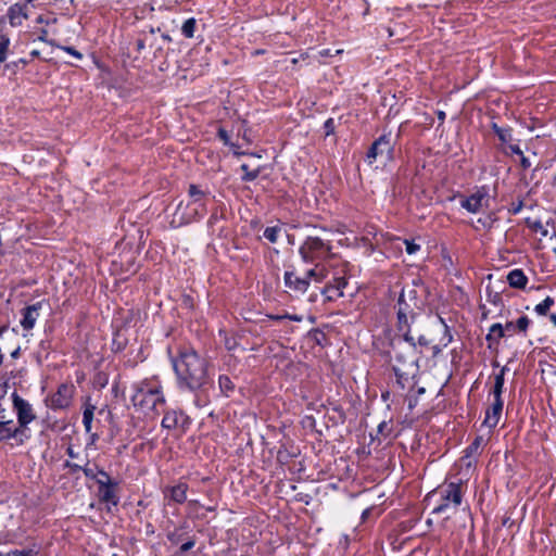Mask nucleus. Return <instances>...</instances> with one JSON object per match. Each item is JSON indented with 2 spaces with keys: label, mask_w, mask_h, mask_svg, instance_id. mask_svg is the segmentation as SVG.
I'll return each instance as SVG.
<instances>
[{
  "label": "nucleus",
  "mask_w": 556,
  "mask_h": 556,
  "mask_svg": "<svg viewBox=\"0 0 556 556\" xmlns=\"http://www.w3.org/2000/svg\"><path fill=\"white\" fill-rule=\"evenodd\" d=\"M169 361L176 377V387L180 392L194 395V405L199 408L207 404V393L213 387L211 363L189 345H178L176 352L167 349Z\"/></svg>",
  "instance_id": "1"
},
{
  "label": "nucleus",
  "mask_w": 556,
  "mask_h": 556,
  "mask_svg": "<svg viewBox=\"0 0 556 556\" xmlns=\"http://www.w3.org/2000/svg\"><path fill=\"white\" fill-rule=\"evenodd\" d=\"M390 358L392 370L396 378V384L405 390L412 386L418 370V358L421 350H417L415 336L412 333V340L405 338V332H397L391 340Z\"/></svg>",
  "instance_id": "2"
},
{
  "label": "nucleus",
  "mask_w": 556,
  "mask_h": 556,
  "mask_svg": "<svg viewBox=\"0 0 556 556\" xmlns=\"http://www.w3.org/2000/svg\"><path fill=\"white\" fill-rule=\"evenodd\" d=\"M334 232L325 227L312 226V233L307 235L299 247V255L303 263H325L333 255Z\"/></svg>",
  "instance_id": "3"
},
{
  "label": "nucleus",
  "mask_w": 556,
  "mask_h": 556,
  "mask_svg": "<svg viewBox=\"0 0 556 556\" xmlns=\"http://www.w3.org/2000/svg\"><path fill=\"white\" fill-rule=\"evenodd\" d=\"M131 388L134 390L131 403L143 414L154 417L164 410L165 396L159 381L144 379L134 383Z\"/></svg>",
  "instance_id": "4"
},
{
  "label": "nucleus",
  "mask_w": 556,
  "mask_h": 556,
  "mask_svg": "<svg viewBox=\"0 0 556 556\" xmlns=\"http://www.w3.org/2000/svg\"><path fill=\"white\" fill-rule=\"evenodd\" d=\"M189 201L180 202L174 213L179 225H187L202 218L207 213V203L214 199L208 188L190 184L188 187Z\"/></svg>",
  "instance_id": "5"
},
{
  "label": "nucleus",
  "mask_w": 556,
  "mask_h": 556,
  "mask_svg": "<svg viewBox=\"0 0 556 556\" xmlns=\"http://www.w3.org/2000/svg\"><path fill=\"white\" fill-rule=\"evenodd\" d=\"M396 331L405 332V338L412 340V326L418 317L420 301L415 288H403L396 301Z\"/></svg>",
  "instance_id": "6"
},
{
  "label": "nucleus",
  "mask_w": 556,
  "mask_h": 556,
  "mask_svg": "<svg viewBox=\"0 0 556 556\" xmlns=\"http://www.w3.org/2000/svg\"><path fill=\"white\" fill-rule=\"evenodd\" d=\"M396 139L392 138V134H383L377 138L370 146L366 154V161L372 164L379 156L387 161L394 159V147Z\"/></svg>",
  "instance_id": "7"
},
{
  "label": "nucleus",
  "mask_w": 556,
  "mask_h": 556,
  "mask_svg": "<svg viewBox=\"0 0 556 556\" xmlns=\"http://www.w3.org/2000/svg\"><path fill=\"white\" fill-rule=\"evenodd\" d=\"M463 482H450L441 491V503L432 509V514L439 515L446 511L451 506L458 507L463 501Z\"/></svg>",
  "instance_id": "8"
},
{
  "label": "nucleus",
  "mask_w": 556,
  "mask_h": 556,
  "mask_svg": "<svg viewBox=\"0 0 556 556\" xmlns=\"http://www.w3.org/2000/svg\"><path fill=\"white\" fill-rule=\"evenodd\" d=\"M11 400L13 409L16 413L17 426L23 429L25 433H27L29 431L28 425L37 418L34 408L31 404L20 396L16 391L11 394Z\"/></svg>",
  "instance_id": "9"
},
{
  "label": "nucleus",
  "mask_w": 556,
  "mask_h": 556,
  "mask_svg": "<svg viewBox=\"0 0 556 556\" xmlns=\"http://www.w3.org/2000/svg\"><path fill=\"white\" fill-rule=\"evenodd\" d=\"M489 205V192L485 187H481L475 193L464 198L460 206L469 213L477 214Z\"/></svg>",
  "instance_id": "10"
},
{
  "label": "nucleus",
  "mask_w": 556,
  "mask_h": 556,
  "mask_svg": "<svg viewBox=\"0 0 556 556\" xmlns=\"http://www.w3.org/2000/svg\"><path fill=\"white\" fill-rule=\"evenodd\" d=\"M29 437L14 421H0V443L15 440L17 445H23Z\"/></svg>",
  "instance_id": "11"
},
{
  "label": "nucleus",
  "mask_w": 556,
  "mask_h": 556,
  "mask_svg": "<svg viewBox=\"0 0 556 556\" xmlns=\"http://www.w3.org/2000/svg\"><path fill=\"white\" fill-rule=\"evenodd\" d=\"M73 397V387L62 383L55 393L50 396L49 406L51 409H64L71 405Z\"/></svg>",
  "instance_id": "12"
},
{
  "label": "nucleus",
  "mask_w": 556,
  "mask_h": 556,
  "mask_svg": "<svg viewBox=\"0 0 556 556\" xmlns=\"http://www.w3.org/2000/svg\"><path fill=\"white\" fill-rule=\"evenodd\" d=\"M43 301L36 302L27 305L21 311L22 318L20 320L21 327L24 331L28 332L34 329L42 308Z\"/></svg>",
  "instance_id": "13"
},
{
  "label": "nucleus",
  "mask_w": 556,
  "mask_h": 556,
  "mask_svg": "<svg viewBox=\"0 0 556 556\" xmlns=\"http://www.w3.org/2000/svg\"><path fill=\"white\" fill-rule=\"evenodd\" d=\"M190 424L189 417L181 410H167L164 414L161 426L164 429L186 428Z\"/></svg>",
  "instance_id": "14"
},
{
  "label": "nucleus",
  "mask_w": 556,
  "mask_h": 556,
  "mask_svg": "<svg viewBox=\"0 0 556 556\" xmlns=\"http://www.w3.org/2000/svg\"><path fill=\"white\" fill-rule=\"evenodd\" d=\"M285 287L291 292L303 294L307 291L309 282L304 277L298 276L293 270H287L283 274Z\"/></svg>",
  "instance_id": "15"
},
{
  "label": "nucleus",
  "mask_w": 556,
  "mask_h": 556,
  "mask_svg": "<svg viewBox=\"0 0 556 556\" xmlns=\"http://www.w3.org/2000/svg\"><path fill=\"white\" fill-rule=\"evenodd\" d=\"M117 482H105L98 481L99 485V498L101 502L117 506L119 503V497L116 492Z\"/></svg>",
  "instance_id": "16"
},
{
  "label": "nucleus",
  "mask_w": 556,
  "mask_h": 556,
  "mask_svg": "<svg viewBox=\"0 0 556 556\" xmlns=\"http://www.w3.org/2000/svg\"><path fill=\"white\" fill-rule=\"evenodd\" d=\"M7 16L12 27H18L28 18V7L24 3H14L8 9Z\"/></svg>",
  "instance_id": "17"
},
{
  "label": "nucleus",
  "mask_w": 556,
  "mask_h": 556,
  "mask_svg": "<svg viewBox=\"0 0 556 556\" xmlns=\"http://www.w3.org/2000/svg\"><path fill=\"white\" fill-rule=\"evenodd\" d=\"M94 410L96 406L91 404L89 401H87L84 405L83 425L85 427L86 433L90 434L91 443H94L96 441L99 440V434L91 432Z\"/></svg>",
  "instance_id": "18"
},
{
  "label": "nucleus",
  "mask_w": 556,
  "mask_h": 556,
  "mask_svg": "<svg viewBox=\"0 0 556 556\" xmlns=\"http://www.w3.org/2000/svg\"><path fill=\"white\" fill-rule=\"evenodd\" d=\"M348 274L349 264L342 263L334 269L332 278L331 280L328 281V283H330L333 287H338L343 292V290L346 288L349 283Z\"/></svg>",
  "instance_id": "19"
},
{
  "label": "nucleus",
  "mask_w": 556,
  "mask_h": 556,
  "mask_svg": "<svg viewBox=\"0 0 556 556\" xmlns=\"http://www.w3.org/2000/svg\"><path fill=\"white\" fill-rule=\"evenodd\" d=\"M188 484L186 482H179L176 485L167 486L164 494L169 497L170 501L182 504L187 500Z\"/></svg>",
  "instance_id": "20"
},
{
  "label": "nucleus",
  "mask_w": 556,
  "mask_h": 556,
  "mask_svg": "<svg viewBox=\"0 0 556 556\" xmlns=\"http://www.w3.org/2000/svg\"><path fill=\"white\" fill-rule=\"evenodd\" d=\"M503 406V400H494L491 407L486 410L483 424L490 428L496 427L502 415Z\"/></svg>",
  "instance_id": "21"
},
{
  "label": "nucleus",
  "mask_w": 556,
  "mask_h": 556,
  "mask_svg": "<svg viewBox=\"0 0 556 556\" xmlns=\"http://www.w3.org/2000/svg\"><path fill=\"white\" fill-rule=\"evenodd\" d=\"M484 444V439L482 435H477L475 440L465 448L464 451V459H468L467 466H471L473 462L476 463V457L481 453V447Z\"/></svg>",
  "instance_id": "22"
},
{
  "label": "nucleus",
  "mask_w": 556,
  "mask_h": 556,
  "mask_svg": "<svg viewBox=\"0 0 556 556\" xmlns=\"http://www.w3.org/2000/svg\"><path fill=\"white\" fill-rule=\"evenodd\" d=\"M505 337V329L502 324H493L485 337L489 349H493L500 344L502 338Z\"/></svg>",
  "instance_id": "23"
},
{
  "label": "nucleus",
  "mask_w": 556,
  "mask_h": 556,
  "mask_svg": "<svg viewBox=\"0 0 556 556\" xmlns=\"http://www.w3.org/2000/svg\"><path fill=\"white\" fill-rule=\"evenodd\" d=\"M314 265L305 274V279L311 283V280L315 282H323L328 277V270L324 263H311Z\"/></svg>",
  "instance_id": "24"
},
{
  "label": "nucleus",
  "mask_w": 556,
  "mask_h": 556,
  "mask_svg": "<svg viewBox=\"0 0 556 556\" xmlns=\"http://www.w3.org/2000/svg\"><path fill=\"white\" fill-rule=\"evenodd\" d=\"M508 285L515 289H525L528 283V277L522 269L515 268L507 275Z\"/></svg>",
  "instance_id": "25"
},
{
  "label": "nucleus",
  "mask_w": 556,
  "mask_h": 556,
  "mask_svg": "<svg viewBox=\"0 0 556 556\" xmlns=\"http://www.w3.org/2000/svg\"><path fill=\"white\" fill-rule=\"evenodd\" d=\"M491 128L503 144H508L514 141L513 129L510 127H501L496 123H492Z\"/></svg>",
  "instance_id": "26"
},
{
  "label": "nucleus",
  "mask_w": 556,
  "mask_h": 556,
  "mask_svg": "<svg viewBox=\"0 0 556 556\" xmlns=\"http://www.w3.org/2000/svg\"><path fill=\"white\" fill-rule=\"evenodd\" d=\"M321 294L325 296L326 301L332 302L342 298L344 292H342L338 287H333L330 283H326V286L321 289Z\"/></svg>",
  "instance_id": "27"
},
{
  "label": "nucleus",
  "mask_w": 556,
  "mask_h": 556,
  "mask_svg": "<svg viewBox=\"0 0 556 556\" xmlns=\"http://www.w3.org/2000/svg\"><path fill=\"white\" fill-rule=\"evenodd\" d=\"M197 28V20L190 17L186 20L181 26V34L185 38H193Z\"/></svg>",
  "instance_id": "28"
},
{
  "label": "nucleus",
  "mask_w": 556,
  "mask_h": 556,
  "mask_svg": "<svg viewBox=\"0 0 556 556\" xmlns=\"http://www.w3.org/2000/svg\"><path fill=\"white\" fill-rule=\"evenodd\" d=\"M554 303L553 298L546 296L542 302L535 305L534 312L540 316H545Z\"/></svg>",
  "instance_id": "29"
},
{
  "label": "nucleus",
  "mask_w": 556,
  "mask_h": 556,
  "mask_svg": "<svg viewBox=\"0 0 556 556\" xmlns=\"http://www.w3.org/2000/svg\"><path fill=\"white\" fill-rule=\"evenodd\" d=\"M266 317L270 320H274V321H281V320H285V319H289V320H292V321H296V323H300L303 320V316L301 315H296V314H289V313H286V314H267Z\"/></svg>",
  "instance_id": "30"
},
{
  "label": "nucleus",
  "mask_w": 556,
  "mask_h": 556,
  "mask_svg": "<svg viewBox=\"0 0 556 556\" xmlns=\"http://www.w3.org/2000/svg\"><path fill=\"white\" fill-rule=\"evenodd\" d=\"M281 232L280 226H270L266 227L263 237L268 240L270 243H276L278 241L279 235Z\"/></svg>",
  "instance_id": "31"
},
{
  "label": "nucleus",
  "mask_w": 556,
  "mask_h": 556,
  "mask_svg": "<svg viewBox=\"0 0 556 556\" xmlns=\"http://www.w3.org/2000/svg\"><path fill=\"white\" fill-rule=\"evenodd\" d=\"M218 384H219L220 391L225 395H229V393L232 392L233 389H235V384L232 383L231 379L228 376H226V375H220L219 376Z\"/></svg>",
  "instance_id": "32"
},
{
  "label": "nucleus",
  "mask_w": 556,
  "mask_h": 556,
  "mask_svg": "<svg viewBox=\"0 0 556 556\" xmlns=\"http://www.w3.org/2000/svg\"><path fill=\"white\" fill-rule=\"evenodd\" d=\"M9 47L10 38L0 31V63L5 62Z\"/></svg>",
  "instance_id": "33"
},
{
  "label": "nucleus",
  "mask_w": 556,
  "mask_h": 556,
  "mask_svg": "<svg viewBox=\"0 0 556 556\" xmlns=\"http://www.w3.org/2000/svg\"><path fill=\"white\" fill-rule=\"evenodd\" d=\"M240 168L244 173L241 177V180L247 182L256 179L261 173L260 168L250 170L249 165L247 164H242Z\"/></svg>",
  "instance_id": "34"
},
{
  "label": "nucleus",
  "mask_w": 556,
  "mask_h": 556,
  "mask_svg": "<svg viewBox=\"0 0 556 556\" xmlns=\"http://www.w3.org/2000/svg\"><path fill=\"white\" fill-rule=\"evenodd\" d=\"M217 137L224 142V144H226L232 149L238 148L237 144H235L233 142L230 141V136L225 128H223V127L218 128Z\"/></svg>",
  "instance_id": "35"
},
{
  "label": "nucleus",
  "mask_w": 556,
  "mask_h": 556,
  "mask_svg": "<svg viewBox=\"0 0 556 556\" xmlns=\"http://www.w3.org/2000/svg\"><path fill=\"white\" fill-rule=\"evenodd\" d=\"M531 320L528 318V316H521L516 321L517 331L521 333H526Z\"/></svg>",
  "instance_id": "36"
},
{
  "label": "nucleus",
  "mask_w": 556,
  "mask_h": 556,
  "mask_svg": "<svg viewBox=\"0 0 556 556\" xmlns=\"http://www.w3.org/2000/svg\"><path fill=\"white\" fill-rule=\"evenodd\" d=\"M405 251L407 254L413 255L420 250V245L417 244L414 240L405 239Z\"/></svg>",
  "instance_id": "37"
},
{
  "label": "nucleus",
  "mask_w": 556,
  "mask_h": 556,
  "mask_svg": "<svg viewBox=\"0 0 556 556\" xmlns=\"http://www.w3.org/2000/svg\"><path fill=\"white\" fill-rule=\"evenodd\" d=\"M507 147L503 149V152L508 155V154H516V155H519V156H522V150L520 149V147L518 144H514L513 142L506 144Z\"/></svg>",
  "instance_id": "38"
},
{
  "label": "nucleus",
  "mask_w": 556,
  "mask_h": 556,
  "mask_svg": "<svg viewBox=\"0 0 556 556\" xmlns=\"http://www.w3.org/2000/svg\"><path fill=\"white\" fill-rule=\"evenodd\" d=\"M97 469H99V467H98V466L90 467V466L86 465V466H83L81 471L84 472V475H85L87 478L92 479V480H96V479H97V477H98Z\"/></svg>",
  "instance_id": "39"
},
{
  "label": "nucleus",
  "mask_w": 556,
  "mask_h": 556,
  "mask_svg": "<svg viewBox=\"0 0 556 556\" xmlns=\"http://www.w3.org/2000/svg\"><path fill=\"white\" fill-rule=\"evenodd\" d=\"M324 129H325V136H330V135L334 134L336 123L332 117H329L328 119L325 121Z\"/></svg>",
  "instance_id": "40"
},
{
  "label": "nucleus",
  "mask_w": 556,
  "mask_h": 556,
  "mask_svg": "<svg viewBox=\"0 0 556 556\" xmlns=\"http://www.w3.org/2000/svg\"><path fill=\"white\" fill-rule=\"evenodd\" d=\"M181 538L182 533L178 529L167 533V540L172 544H178L181 541Z\"/></svg>",
  "instance_id": "41"
},
{
  "label": "nucleus",
  "mask_w": 556,
  "mask_h": 556,
  "mask_svg": "<svg viewBox=\"0 0 556 556\" xmlns=\"http://www.w3.org/2000/svg\"><path fill=\"white\" fill-rule=\"evenodd\" d=\"M522 207H523L522 200L514 201V202H511V204L508 208V212L513 215H517L521 212Z\"/></svg>",
  "instance_id": "42"
},
{
  "label": "nucleus",
  "mask_w": 556,
  "mask_h": 556,
  "mask_svg": "<svg viewBox=\"0 0 556 556\" xmlns=\"http://www.w3.org/2000/svg\"><path fill=\"white\" fill-rule=\"evenodd\" d=\"M59 48L78 60L83 59V54L79 51H77L74 47L59 46Z\"/></svg>",
  "instance_id": "43"
},
{
  "label": "nucleus",
  "mask_w": 556,
  "mask_h": 556,
  "mask_svg": "<svg viewBox=\"0 0 556 556\" xmlns=\"http://www.w3.org/2000/svg\"><path fill=\"white\" fill-rule=\"evenodd\" d=\"M415 342L417 344V350H419V348H427L431 343V341L428 340L424 334H418L417 337L415 336Z\"/></svg>",
  "instance_id": "44"
},
{
  "label": "nucleus",
  "mask_w": 556,
  "mask_h": 556,
  "mask_svg": "<svg viewBox=\"0 0 556 556\" xmlns=\"http://www.w3.org/2000/svg\"><path fill=\"white\" fill-rule=\"evenodd\" d=\"M97 472H98V477L96 479L97 482L98 481H102L103 483L114 482L105 470L99 468V469H97Z\"/></svg>",
  "instance_id": "45"
},
{
  "label": "nucleus",
  "mask_w": 556,
  "mask_h": 556,
  "mask_svg": "<svg viewBox=\"0 0 556 556\" xmlns=\"http://www.w3.org/2000/svg\"><path fill=\"white\" fill-rule=\"evenodd\" d=\"M503 327L505 329V334L507 333L508 336H513L514 333L518 332L516 323L514 321H507Z\"/></svg>",
  "instance_id": "46"
},
{
  "label": "nucleus",
  "mask_w": 556,
  "mask_h": 556,
  "mask_svg": "<svg viewBox=\"0 0 556 556\" xmlns=\"http://www.w3.org/2000/svg\"><path fill=\"white\" fill-rule=\"evenodd\" d=\"M195 545V541L193 539L188 540L187 542L182 543L179 547V552L181 554L190 551Z\"/></svg>",
  "instance_id": "47"
},
{
  "label": "nucleus",
  "mask_w": 556,
  "mask_h": 556,
  "mask_svg": "<svg viewBox=\"0 0 556 556\" xmlns=\"http://www.w3.org/2000/svg\"><path fill=\"white\" fill-rule=\"evenodd\" d=\"M505 371H506V367H503L500 370V372L495 375L494 384L504 386V382H505V379H504Z\"/></svg>",
  "instance_id": "48"
},
{
  "label": "nucleus",
  "mask_w": 556,
  "mask_h": 556,
  "mask_svg": "<svg viewBox=\"0 0 556 556\" xmlns=\"http://www.w3.org/2000/svg\"><path fill=\"white\" fill-rule=\"evenodd\" d=\"M38 40L53 46V41L48 39V30L46 28L40 29Z\"/></svg>",
  "instance_id": "49"
},
{
  "label": "nucleus",
  "mask_w": 556,
  "mask_h": 556,
  "mask_svg": "<svg viewBox=\"0 0 556 556\" xmlns=\"http://www.w3.org/2000/svg\"><path fill=\"white\" fill-rule=\"evenodd\" d=\"M64 467L68 468L72 473H75V472H77V471L83 469V466H80L78 464H75V463H72L70 460H66L64 463Z\"/></svg>",
  "instance_id": "50"
},
{
  "label": "nucleus",
  "mask_w": 556,
  "mask_h": 556,
  "mask_svg": "<svg viewBox=\"0 0 556 556\" xmlns=\"http://www.w3.org/2000/svg\"><path fill=\"white\" fill-rule=\"evenodd\" d=\"M503 389H504V386L494 384L493 391H492L494 400H502Z\"/></svg>",
  "instance_id": "51"
},
{
  "label": "nucleus",
  "mask_w": 556,
  "mask_h": 556,
  "mask_svg": "<svg viewBox=\"0 0 556 556\" xmlns=\"http://www.w3.org/2000/svg\"><path fill=\"white\" fill-rule=\"evenodd\" d=\"M56 18L53 17V18H46L43 15H38L37 18H36V23L37 24H46V25H49V24H54L56 23Z\"/></svg>",
  "instance_id": "52"
},
{
  "label": "nucleus",
  "mask_w": 556,
  "mask_h": 556,
  "mask_svg": "<svg viewBox=\"0 0 556 556\" xmlns=\"http://www.w3.org/2000/svg\"><path fill=\"white\" fill-rule=\"evenodd\" d=\"M38 555H39L38 548L22 549V554H21V556H38Z\"/></svg>",
  "instance_id": "53"
},
{
  "label": "nucleus",
  "mask_w": 556,
  "mask_h": 556,
  "mask_svg": "<svg viewBox=\"0 0 556 556\" xmlns=\"http://www.w3.org/2000/svg\"><path fill=\"white\" fill-rule=\"evenodd\" d=\"M388 429V422L387 421H381L379 425H378V428H377V432L379 434H383L384 437L388 435V433H386V430Z\"/></svg>",
  "instance_id": "54"
},
{
  "label": "nucleus",
  "mask_w": 556,
  "mask_h": 556,
  "mask_svg": "<svg viewBox=\"0 0 556 556\" xmlns=\"http://www.w3.org/2000/svg\"><path fill=\"white\" fill-rule=\"evenodd\" d=\"M520 166L523 169H528L531 166V162L523 154H522V156H520Z\"/></svg>",
  "instance_id": "55"
},
{
  "label": "nucleus",
  "mask_w": 556,
  "mask_h": 556,
  "mask_svg": "<svg viewBox=\"0 0 556 556\" xmlns=\"http://www.w3.org/2000/svg\"><path fill=\"white\" fill-rule=\"evenodd\" d=\"M0 421H13V419L7 418V409L0 403Z\"/></svg>",
  "instance_id": "56"
},
{
  "label": "nucleus",
  "mask_w": 556,
  "mask_h": 556,
  "mask_svg": "<svg viewBox=\"0 0 556 556\" xmlns=\"http://www.w3.org/2000/svg\"><path fill=\"white\" fill-rule=\"evenodd\" d=\"M417 402H418L417 397H409V399L407 400V406H408V409H409V410H413V409L416 407Z\"/></svg>",
  "instance_id": "57"
},
{
  "label": "nucleus",
  "mask_w": 556,
  "mask_h": 556,
  "mask_svg": "<svg viewBox=\"0 0 556 556\" xmlns=\"http://www.w3.org/2000/svg\"><path fill=\"white\" fill-rule=\"evenodd\" d=\"M437 116H438V119L440 121L441 124L444 123L445 121V117H446V114L444 111H438L437 112Z\"/></svg>",
  "instance_id": "58"
},
{
  "label": "nucleus",
  "mask_w": 556,
  "mask_h": 556,
  "mask_svg": "<svg viewBox=\"0 0 556 556\" xmlns=\"http://www.w3.org/2000/svg\"><path fill=\"white\" fill-rule=\"evenodd\" d=\"M22 549H12L8 552L4 556H21Z\"/></svg>",
  "instance_id": "59"
},
{
  "label": "nucleus",
  "mask_w": 556,
  "mask_h": 556,
  "mask_svg": "<svg viewBox=\"0 0 556 556\" xmlns=\"http://www.w3.org/2000/svg\"><path fill=\"white\" fill-rule=\"evenodd\" d=\"M225 345H226L227 350H229V351H230V350H233V349H235V346H236V342H235V341H233V342H231L230 340H226V341H225Z\"/></svg>",
  "instance_id": "60"
},
{
  "label": "nucleus",
  "mask_w": 556,
  "mask_h": 556,
  "mask_svg": "<svg viewBox=\"0 0 556 556\" xmlns=\"http://www.w3.org/2000/svg\"><path fill=\"white\" fill-rule=\"evenodd\" d=\"M66 453L71 458H75L77 456L72 446L67 447Z\"/></svg>",
  "instance_id": "61"
},
{
  "label": "nucleus",
  "mask_w": 556,
  "mask_h": 556,
  "mask_svg": "<svg viewBox=\"0 0 556 556\" xmlns=\"http://www.w3.org/2000/svg\"><path fill=\"white\" fill-rule=\"evenodd\" d=\"M137 50L141 51L144 48V41L142 39L137 40Z\"/></svg>",
  "instance_id": "62"
},
{
  "label": "nucleus",
  "mask_w": 556,
  "mask_h": 556,
  "mask_svg": "<svg viewBox=\"0 0 556 556\" xmlns=\"http://www.w3.org/2000/svg\"><path fill=\"white\" fill-rule=\"evenodd\" d=\"M218 219L216 214H212L208 218V225L212 226Z\"/></svg>",
  "instance_id": "63"
},
{
  "label": "nucleus",
  "mask_w": 556,
  "mask_h": 556,
  "mask_svg": "<svg viewBox=\"0 0 556 556\" xmlns=\"http://www.w3.org/2000/svg\"><path fill=\"white\" fill-rule=\"evenodd\" d=\"M549 320L552 321V324L556 327V314H551L549 315Z\"/></svg>",
  "instance_id": "64"
}]
</instances>
